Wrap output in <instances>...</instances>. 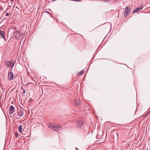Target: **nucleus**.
Masks as SVG:
<instances>
[{
    "label": "nucleus",
    "instance_id": "f257e3e1",
    "mask_svg": "<svg viewBox=\"0 0 150 150\" xmlns=\"http://www.w3.org/2000/svg\"><path fill=\"white\" fill-rule=\"evenodd\" d=\"M48 126L49 128L54 131L60 130L61 129L62 127L61 126L59 125L55 124L54 125L51 123H48Z\"/></svg>",
    "mask_w": 150,
    "mask_h": 150
},
{
    "label": "nucleus",
    "instance_id": "f03ea898",
    "mask_svg": "<svg viewBox=\"0 0 150 150\" xmlns=\"http://www.w3.org/2000/svg\"><path fill=\"white\" fill-rule=\"evenodd\" d=\"M5 64L8 67H11V71L14 66L15 63L14 61L11 60L10 61H6L5 62Z\"/></svg>",
    "mask_w": 150,
    "mask_h": 150
},
{
    "label": "nucleus",
    "instance_id": "7ed1b4c3",
    "mask_svg": "<svg viewBox=\"0 0 150 150\" xmlns=\"http://www.w3.org/2000/svg\"><path fill=\"white\" fill-rule=\"evenodd\" d=\"M76 126L78 128L82 127L83 125V122L81 119L78 120L76 122Z\"/></svg>",
    "mask_w": 150,
    "mask_h": 150
},
{
    "label": "nucleus",
    "instance_id": "20e7f679",
    "mask_svg": "<svg viewBox=\"0 0 150 150\" xmlns=\"http://www.w3.org/2000/svg\"><path fill=\"white\" fill-rule=\"evenodd\" d=\"M130 11L129 7L127 6L126 7L125 10L124 16L126 17L127 15H129Z\"/></svg>",
    "mask_w": 150,
    "mask_h": 150
},
{
    "label": "nucleus",
    "instance_id": "39448f33",
    "mask_svg": "<svg viewBox=\"0 0 150 150\" xmlns=\"http://www.w3.org/2000/svg\"><path fill=\"white\" fill-rule=\"evenodd\" d=\"M13 74L11 72H9L8 74V80L10 81L13 80Z\"/></svg>",
    "mask_w": 150,
    "mask_h": 150
},
{
    "label": "nucleus",
    "instance_id": "423d86ee",
    "mask_svg": "<svg viewBox=\"0 0 150 150\" xmlns=\"http://www.w3.org/2000/svg\"><path fill=\"white\" fill-rule=\"evenodd\" d=\"M15 111L14 107L13 106H11L10 107L9 109V113L10 114H12Z\"/></svg>",
    "mask_w": 150,
    "mask_h": 150
},
{
    "label": "nucleus",
    "instance_id": "0eeeda50",
    "mask_svg": "<svg viewBox=\"0 0 150 150\" xmlns=\"http://www.w3.org/2000/svg\"><path fill=\"white\" fill-rule=\"evenodd\" d=\"M14 34L17 38H19L20 37L21 33L18 31H16L14 32Z\"/></svg>",
    "mask_w": 150,
    "mask_h": 150
},
{
    "label": "nucleus",
    "instance_id": "6e6552de",
    "mask_svg": "<svg viewBox=\"0 0 150 150\" xmlns=\"http://www.w3.org/2000/svg\"><path fill=\"white\" fill-rule=\"evenodd\" d=\"M143 7V6L142 5L140 6L138 8H135L133 11V13H134L135 12H137L138 11H140L141 10Z\"/></svg>",
    "mask_w": 150,
    "mask_h": 150
},
{
    "label": "nucleus",
    "instance_id": "1a4fd4ad",
    "mask_svg": "<svg viewBox=\"0 0 150 150\" xmlns=\"http://www.w3.org/2000/svg\"><path fill=\"white\" fill-rule=\"evenodd\" d=\"M74 103L75 105L78 106L80 104V101L79 100H75Z\"/></svg>",
    "mask_w": 150,
    "mask_h": 150
},
{
    "label": "nucleus",
    "instance_id": "9d476101",
    "mask_svg": "<svg viewBox=\"0 0 150 150\" xmlns=\"http://www.w3.org/2000/svg\"><path fill=\"white\" fill-rule=\"evenodd\" d=\"M23 109H20L19 111H18V113L19 117H21L23 115Z\"/></svg>",
    "mask_w": 150,
    "mask_h": 150
},
{
    "label": "nucleus",
    "instance_id": "9b49d317",
    "mask_svg": "<svg viewBox=\"0 0 150 150\" xmlns=\"http://www.w3.org/2000/svg\"><path fill=\"white\" fill-rule=\"evenodd\" d=\"M0 35L2 36V38L5 39V35L4 32L3 31H0Z\"/></svg>",
    "mask_w": 150,
    "mask_h": 150
},
{
    "label": "nucleus",
    "instance_id": "f8f14e48",
    "mask_svg": "<svg viewBox=\"0 0 150 150\" xmlns=\"http://www.w3.org/2000/svg\"><path fill=\"white\" fill-rule=\"evenodd\" d=\"M18 130L21 133L22 131V127L21 125H20L18 127Z\"/></svg>",
    "mask_w": 150,
    "mask_h": 150
},
{
    "label": "nucleus",
    "instance_id": "ddd939ff",
    "mask_svg": "<svg viewBox=\"0 0 150 150\" xmlns=\"http://www.w3.org/2000/svg\"><path fill=\"white\" fill-rule=\"evenodd\" d=\"M84 72V71L83 70H82L80 72H79V73H78V75H80L82 74H83Z\"/></svg>",
    "mask_w": 150,
    "mask_h": 150
},
{
    "label": "nucleus",
    "instance_id": "4468645a",
    "mask_svg": "<svg viewBox=\"0 0 150 150\" xmlns=\"http://www.w3.org/2000/svg\"><path fill=\"white\" fill-rule=\"evenodd\" d=\"M21 88H22V91L23 92V94H24L25 92V90L24 89H23V87H22Z\"/></svg>",
    "mask_w": 150,
    "mask_h": 150
},
{
    "label": "nucleus",
    "instance_id": "2eb2a0df",
    "mask_svg": "<svg viewBox=\"0 0 150 150\" xmlns=\"http://www.w3.org/2000/svg\"><path fill=\"white\" fill-rule=\"evenodd\" d=\"M9 13H6V16H9Z\"/></svg>",
    "mask_w": 150,
    "mask_h": 150
},
{
    "label": "nucleus",
    "instance_id": "dca6fc26",
    "mask_svg": "<svg viewBox=\"0 0 150 150\" xmlns=\"http://www.w3.org/2000/svg\"><path fill=\"white\" fill-rule=\"evenodd\" d=\"M150 113V110L145 115H147L148 114Z\"/></svg>",
    "mask_w": 150,
    "mask_h": 150
},
{
    "label": "nucleus",
    "instance_id": "f3484780",
    "mask_svg": "<svg viewBox=\"0 0 150 150\" xmlns=\"http://www.w3.org/2000/svg\"><path fill=\"white\" fill-rule=\"evenodd\" d=\"M16 136L17 137V136H18V134L17 133H16L15 134Z\"/></svg>",
    "mask_w": 150,
    "mask_h": 150
},
{
    "label": "nucleus",
    "instance_id": "a211bd4d",
    "mask_svg": "<svg viewBox=\"0 0 150 150\" xmlns=\"http://www.w3.org/2000/svg\"><path fill=\"white\" fill-rule=\"evenodd\" d=\"M105 1H110V0H104Z\"/></svg>",
    "mask_w": 150,
    "mask_h": 150
},
{
    "label": "nucleus",
    "instance_id": "6ab92c4d",
    "mask_svg": "<svg viewBox=\"0 0 150 150\" xmlns=\"http://www.w3.org/2000/svg\"><path fill=\"white\" fill-rule=\"evenodd\" d=\"M11 0V2H13V0Z\"/></svg>",
    "mask_w": 150,
    "mask_h": 150
},
{
    "label": "nucleus",
    "instance_id": "aec40b11",
    "mask_svg": "<svg viewBox=\"0 0 150 150\" xmlns=\"http://www.w3.org/2000/svg\"><path fill=\"white\" fill-rule=\"evenodd\" d=\"M76 150H78V149H77V148H76Z\"/></svg>",
    "mask_w": 150,
    "mask_h": 150
},
{
    "label": "nucleus",
    "instance_id": "412c9836",
    "mask_svg": "<svg viewBox=\"0 0 150 150\" xmlns=\"http://www.w3.org/2000/svg\"><path fill=\"white\" fill-rule=\"evenodd\" d=\"M114 0L115 1H117L118 0Z\"/></svg>",
    "mask_w": 150,
    "mask_h": 150
}]
</instances>
